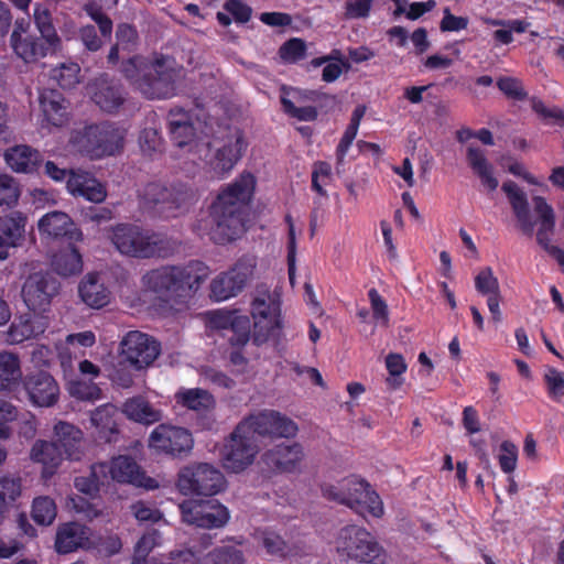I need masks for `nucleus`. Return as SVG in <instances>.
Here are the masks:
<instances>
[{
    "mask_svg": "<svg viewBox=\"0 0 564 564\" xmlns=\"http://www.w3.org/2000/svg\"><path fill=\"white\" fill-rule=\"evenodd\" d=\"M254 178L251 174H241L224 188L210 206V238L216 243L235 240L245 231V210L251 199Z\"/></svg>",
    "mask_w": 564,
    "mask_h": 564,
    "instance_id": "obj_1",
    "label": "nucleus"
},
{
    "mask_svg": "<svg viewBox=\"0 0 564 564\" xmlns=\"http://www.w3.org/2000/svg\"><path fill=\"white\" fill-rule=\"evenodd\" d=\"M181 69L174 58L156 54L151 59L133 56L122 64L121 72L144 97L162 99L175 95Z\"/></svg>",
    "mask_w": 564,
    "mask_h": 564,
    "instance_id": "obj_2",
    "label": "nucleus"
},
{
    "mask_svg": "<svg viewBox=\"0 0 564 564\" xmlns=\"http://www.w3.org/2000/svg\"><path fill=\"white\" fill-rule=\"evenodd\" d=\"M208 274V268L199 261L184 267L162 265L145 272L141 278V286L144 293L167 300L196 291Z\"/></svg>",
    "mask_w": 564,
    "mask_h": 564,
    "instance_id": "obj_3",
    "label": "nucleus"
},
{
    "mask_svg": "<svg viewBox=\"0 0 564 564\" xmlns=\"http://www.w3.org/2000/svg\"><path fill=\"white\" fill-rule=\"evenodd\" d=\"M112 247L124 257L150 259L166 257L172 251L171 242L162 236L137 225L118 224L107 229Z\"/></svg>",
    "mask_w": 564,
    "mask_h": 564,
    "instance_id": "obj_4",
    "label": "nucleus"
},
{
    "mask_svg": "<svg viewBox=\"0 0 564 564\" xmlns=\"http://www.w3.org/2000/svg\"><path fill=\"white\" fill-rule=\"evenodd\" d=\"M124 130L109 123L87 127L73 143L77 150L91 159H101L119 153L123 149Z\"/></svg>",
    "mask_w": 564,
    "mask_h": 564,
    "instance_id": "obj_5",
    "label": "nucleus"
},
{
    "mask_svg": "<svg viewBox=\"0 0 564 564\" xmlns=\"http://www.w3.org/2000/svg\"><path fill=\"white\" fill-rule=\"evenodd\" d=\"M253 339L257 344L279 336L282 329L281 304L275 293H261L251 303Z\"/></svg>",
    "mask_w": 564,
    "mask_h": 564,
    "instance_id": "obj_6",
    "label": "nucleus"
},
{
    "mask_svg": "<svg viewBox=\"0 0 564 564\" xmlns=\"http://www.w3.org/2000/svg\"><path fill=\"white\" fill-rule=\"evenodd\" d=\"M176 486L184 495L213 496L225 489L226 479L216 467L200 463L184 467L178 474Z\"/></svg>",
    "mask_w": 564,
    "mask_h": 564,
    "instance_id": "obj_7",
    "label": "nucleus"
},
{
    "mask_svg": "<svg viewBox=\"0 0 564 564\" xmlns=\"http://www.w3.org/2000/svg\"><path fill=\"white\" fill-rule=\"evenodd\" d=\"M180 510L183 522L199 529H221L230 520L228 508L216 499L186 500Z\"/></svg>",
    "mask_w": 564,
    "mask_h": 564,
    "instance_id": "obj_8",
    "label": "nucleus"
},
{
    "mask_svg": "<svg viewBox=\"0 0 564 564\" xmlns=\"http://www.w3.org/2000/svg\"><path fill=\"white\" fill-rule=\"evenodd\" d=\"M95 473L99 478L106 479L107 484L116 481L145 489H156L159 487V482L148 477L137 462L127 455L112 457L109 462L97 463Z\"/></svg>",
    "mask_w": 564,
    "mask_h": 564,
    "instance_id": "obj_9",
    "label": "nucleus"
},
{
    "mask_svg": "<svg viewBox=\"0 0 564 564\" xmlns=\"http://www.w3.org/2000/svg\"><path fill=\"white\" fill-rule=\"evenodd\" d=\"M160 354V343L139 330L128 332L120 341V358L138 371L148 369Z\"/></svg>",
    "mask_w": 564,
    "mask_h": 564,
    "instance_id": "obj_10",
    "label": "nucleus"
},
{
    "mask_svg": "<svg viewBox=\"0 0 564 564\" xmlns=\"http://www.w3.org/2000/svg\"><path fill=\"white\" fill-rule=\"evenodd\" d=\"M259 454V446L239 425L229 434L221 451V466L228 471L239 474L249 468Z\"/></svg>",
    "mask_w": 564,
    "mask_h": 564,
    "instance_id": "obj_11",
    "label": "nucleus"
},
{
    "mask_svg": "<svg viewBox=\"0 0 564 564\" xmlns=\"http://www.w3.org/2000/svg\"><path fill=\"white\" fill-rule=\"evenodd\" d=\"M239 432L245 431L251 437L253 434L269 437H293L297 433V425L291 419L273 410H263L249 414L240 421Z\"/></svg>",
    "mask_w": 564,
    "mask_h": 564,
    "instance_id": "obj_12",
    "label": "nucleus"
},
{
    "mask_svg": "<svg viewBox=\"0 0 564 564\" xmlns=\"http://www.w3.org/2000/svg\"><path fill=\"white\" fill-rule=\"evenodd\" d=\"M148 445L158 453L178 457L193 449L194 438L185 427L160 424L150 433Z\"/></svg>",
    "mask_w": 564,
    "mask_h": 564,
    "instance_id": "obj_13",
    "label": "nucleus"
},
{
    "mask_svg": "<svg viewBox=\"0 0 564 564\" xmlns=\"http://www.w3.org/2000/svg\"><path fill=\"white\" fill-rule=\"evenodd\" d=\"M210 149L215 151L214 158L208 162L213 177L221 180L241 158L245 149L243 137L238 130L229 131L224 139H215Z\"/></svg>",
    "mask_w": 564,
    "mask_h": 564,
    "instance_id": "obj_14",
    "label": "nucleus"
},
{
    "mask_svg": "<svg viewBox=\"0 0 564 564\" xmlns=\"http://www.w3.org/2000/svg\"><path fill=\"white\" fill-rule=\"evenodd\" d=\"M13 53L25 64H36L48 55L55 54L62 47L59 36L29 34L23 37L14 36L10 44Z\"/></svg>",
    "mask_w": 564,
    "mask_h": 564,
    "instance_id": "obj_15",
    "label": "nucleus"
},
{
    "mask_svg": "<svg viewBox=\"0 0 564 564\" xmlns=\"http://www.w3.org/2000/svg\"><path fill=\"white\" fill-rule=\"evenodd\" d=\"M304 459L303 447L297 443H281L268 448L260 457L264 471L285 474L297 470Z\"/></svg>",
    "mask_w": 564,
    "mask_h": 564,
    "instance_id": "obj_16",
    "label": "nucleus"
},
{
    "mask_svg": "<svg viewBox=\"0 0 564 564\" xmlns=\"http://www.w3.org/2000/svg\"><path fill=\"white\" fill-rule=\"evenodd\" d=\"M91 547V530L88 527L76 521L57 525L54 539V550L57 554L65 555Z\"/></svg>",
    "mask_w": 564,
    "mask_h": 564,
    "instance_id": "obj_17",
    "label": "nucleus"
},
{
    "mask_svg": "<svg viewBox=\"0 0 564 564\" xmlns=\"http://www.w3.org/2000/svg\"><path fill=\"white\" fill-rule=\"evenodd\" d=\"M54 291L46 275L34 273L25 280L21 294L29 311L45 314L50 310Z\"/></svg>",
    "mask_w": 564,
    "mask_h": 564,
    "instance_id": "obj_18",
    "label": "nucleus"
},
{
    "mask_svg": "<svg viewBox=\"0 0 564 564\" xmlns=\"http://www.w3.org/2000/svg\"><path fill=\"white\" fill-rule=\"evenodd\" d=\"M66 188L70 195L96 204L102 203L107 197L106 186L91 173L83 170L69 171Z\"/></svg>",
    "mask_w": 564,
    "mask_h": 564,
    "instance_id": "obj_19",
    "label": "nucleus"
},
{
    "mask_svg": "<svg viewBox=\"0 0 564 564\" xmlns=\"http://www.w3.org/2000/svg\"><path fill=\"white\" fill-rule=\"evenodd\" d=\"M48 327L45 314L29 311L15 318L7 330V341L11 345L21 344L44 334Z\"/></svg>",
    "mask_w": 564,
    "mask_h": 564,
    "instance_id": "obj_20",
    "label": "nucleus"
},
{
    "mask_svg": "<svg viewBox=\"0 0 564 564\" xmlns=\"http://www.w3.org/2000/svg\"><path fill=\"white\" fill-rule=\"evenodd\" d=\"M40 234L52 238L66 237L72 242H80L84 235L76 227L72 218L63 212H51L40 218L37 223Z\"/></svg>",
    "mask_w": 564,
    "mask_h": 564,
    "instance_id": "obj_21",
    "label": "nucleus"
},
{
    "mask_svg": "<svg viewBox=\"0 0 564 564\" xmlns=\"http://www.w3.org/2000/svg\"><path fill=\"white\" fill-rule=\"evenodd\" d=\"M355 512L362 518L380 519L384 516L382 498L368 480L355 476Z\"/></svg>",
    "mask_w": 564,
    "mask_h": 564,
    "instance_id": "obj_22",
    "label": "nucleus"
},
{
    "mask_svg": "<svg viewBox=\"0 0 564 564\" xmlns=\"http://www.w3.org/2000/svg\"><path fill=\"white\" fill-rule=\"evenodd\" d=\"M25 388L31 401L39 406H53L59 398V387L55 379L40 372L26 380Z\"/></svg>",
    "mask_w": 564,
    "mask_h": 564,
    "instance_id": "obj_23",
    "label": "nucleus"
},
{
    "mask_svg": "<svg viewBox=\"0 0 564 564\" xmlns=\"http://www.w3.org/2000/svg\"><path fill=\"white\" fill-rule=\"evenodd\" d=\"M502 191L516 214L519 226L523 234L532 236L534 223L530 216V206L527 194L513 181H506Z\"/></svg>",
    "mask_w": 564,
    "mask_h": 564,
    "instance_id": "obj_24",
    "label": "nucleus"
},
{
    "mask_svg": "<svg viewBox=\"0 0 564 564\" xmlns=\"http://www.w3.org/2000/svg\"><path fill=\"white\" fill-rule=\"evenodd\" d=\"M355 561L369 564H384L387 561L386 550L365 529L355 531Z\"/></svg>",
    "mask_w": 564,
    "mask_h": 564,
    "instance_id": "obj_25",
    "label": "nucleus"
},
{
    "mask_svg": "<svg viewBox=\"0 0 564 564\" xmlns=\"http://www.w3.org/2000/svg\"><path fill=\"white\" fill-rule=\"evenodd\" d=\"M3 158L7 165L17 173H32L42 161L39 151L25 144L7 149Z\"/></svg>",
    "mask_w": 564,
    "mask_h": 564,
    "instance_id": "obj_26",
    "label": "nucleus"
},
{
    "mask_svg": "<svg viewBox=\"0 0 564 564\" xmlns=\"http://www.w3.org/2000/svg\"><path fill=\"white\" fill-rule=\"evenodd\" d=\"M80 300L91 308H101L110 303L111 293L95 273H88L78 285Z\"/></svg>",
    "mask_w": 564,
    "mask_h": 564,
    "instance_id": "obj_27",
    "label": "nucleus"
},
{
    "mask_svg": "<svg viewBox=\"0 0 564 564\" xmlns=\"http://www.w3.org/2000/svg\"><path fill=\"white\" fill-rule=\"evenodd\" d=\"M177 405L197 413H206L215 409L216 400L212 393L202 388H181L174 394Z\"/></svg>",
    "mask_w": 564,
    "mask_h": 564,
    "instance_id": "obj_28",
    "label": "nucleus"
},
{
    "mask_svg": "<svg viewBox=\"0 0 564 564\" xmlns=\"http://www.w3.org/2000/svg\"><path fill=\"white\" fill-rule=\"evenodd\" d=\"M40 105L47 123L62 127L68 121V106L61 93L44 90L40 95Z\"/></svg>",
    "mask_w": 564,
    "mask_h": 564,
    "instance_id": "obj_29",
    "label": "nucleus"
},
{
    "mask_svg": "<svg viewBox=\"0 0 564 564\" xmlns=\"http://www.w3.org/2000/svg\"><path fill=\"white\" fill-rule=\"evenodd\" d=\"M118 410L115 405L107 403L91 412L90 422L96 429L99 438L105 442H112L118 435L117 424Z\"/></svg>",
    "mask_w": 564,
    "mask_h": 564,
    "instance_id": "obj_30",
    "label": "nucleus"
},
{
    "mask_svg": "<svg viewBox=\"0 0 564 564\" xmlns=\"http://www.w3.org/2000/svg\"><path fill=\"white\" fill-rule=\"evenodd\" d=\"M32 462L43 466V476H51L62 462V454L59 448L54 444L46 441H36L30 452Z\"/></svg>",
    "mask_w": 564,
    "mask_h": 564,
    "instance_id": "obj_31",
    "label": "nucleus"
},
{
    "mask_svg": "<svg viewBox=\"0 0 564 564\" xmlns=\"http://www.w3.org/2000/svg\"><path fill=\"white\" fill-rule=\"evenodd\" d=\"M122 412L129 420L147 425L154 424L162 419L161 410L155 409L141 397L128 399L123 403Z\"/></svg>",
    "mask_w": 564,
    "mask_h": 564,
    "instance_id": "obj_32",
    "label": "nucleus"
},
{
    "mask_svg": "<svg viewBox=\"0 0 564 564\" xmlns=\"http://www.w3.org/2000/svg\"><path fill=\"white\" fill-rule=\"evenodd\" d=\"M533 205L534 212L541 220V226L536 234V240L546 251V247H553L550 245V235L553 232L555 227V214L552 206L549 205L543 196H534Z\"/></svg>",
    "mask_w": 564,
    "mask_h": 564,
    "instance_id": "obj_33",
    "label": "nucleus"
},
{
    "mask_svg": "<svg viewBox=\"0 0 564 564\" xmlns=\"http://www.w3.org/2000/svg\"><path fill=\"white\" fill-rule=\"evenodd\" d=\"M466 159L474 173L478 175L481 183L487 186L489 191H496L499 182L492 175V165L488 162L484 151L479 148H467Z\"/></svg>",
    "mask_w": 564,
    "mask_h": 564,
    "instance_id": "obj_34",
    "label": "nucleus"
},
{
    "mask_svg": "<svg viewBox=\"0 0 564 564\" xmlns=\"http://www.w3.org/2000/svg\"><path fill=\"white\" fill-rule=\"evenodd\" d=\"M170 197L167 198L166 216L175 217L183 214L194 203L196 198L195 191L183 183H173L169 185Z\"/></svg>",
    "mask_w": 564,
    "mask_h": 564,
    "instance_id": "obj_35",
    "label": "nucleus"
},
{
    "mask_svg": "<svg viewBox=\"0 0 564 564\" xmlns=\"http://www.w3.org/2000/svg\"><path fill=\"white\" fill-rule=\"evenodd\" d=\"M22 380L21 364L18 355L9 351L0 352V390L10 391Z\"/></svg>",
    "mask_w": 564,
    "mask_h": 564,
    "instance_id": "obj_36",
    "label": "nucleus"
},
{
    "mask_svg": "<svg viewBox=\"0 0 564 564\" xmlns=\"http://www.w3.org/2000/svg\"><path fill=\"white\" fill-rule=\"evenodd\" d=\"M52 267L62 276L79 274L83 271L82 254L74 247L61 250L54 256Z\"/></svg>",
    "mask_w": 564,
    "mask_h": 564,
    "instance_id": "obj_37",
    "label": "nucleus"
},
{
    "mask_svg": "<svg viewBox=\"0 0 564 564\" xmlns=\"http://www.w3.org/2000/svg\"><path fill=\"white\" fill-rule=\"evenodd\" d=\"M93 99L102 110L113 111L122 104L123 96L117 85L99 80L95 84Z\"/></svg>",
    "mask_w": 564,
    "mask_h": 564,
    "instance_id": "obj_38",
    "label": "nucleus"
},
{
    "mask_svg": "<svg viewBox=\"0 0 564 564\" xmlns=\"http://www.w3.org/2000/svg\"><path fill=\"white\" fill-rule=\"evenodd\" d=\"M262 546L267 553L278 557L301 555L302 550L297 545H291L282 536L273 531H263L259 534Z\"/></svg>",
    "mask_w": 564,
    "mask_h": 564,
    "instance_id": "obj_39",
    "label": "nucleus"
},
{
    "mask_svg": "<svg viewBox=\"0 0 564 564\" xmlns=\"http://www.w3.org/2000/svg\"><path fill=\"white\" fill-rule=\"evenodd\" d=\"M241 291L242 288L229 270L217 275L210 284L212 297L218 302L231 299L238 295Z\"/></svg>",
    "mask_w": 564,
    "mask_h": 564,
    "instance_id": "obj_40",
    "label": "nucleus"
},
{
    "mask_svg": "<svg viewBox=\"0 0 564 564\" xmlns=\"http://www.w3.org/2000/svg\"><path fill=\"white\" fill-rule=\"evenodd\" d=\"M26 217L20 212H12L0 220V234L4 239L24 241Z\"/></svg>",
    "mask_w": 564,
    "mask_h": 564,
    "instance_id": "obj_41",
    "label": "nucleus"
},
{
    "mask_svg": "<svg viewBox=\"0 0 564 564\" xmlns=\"http://www.w3.org/2000/svg\"><path fill=\"white\" fill-rule=\"evenodd\" d=\"M169 195V185L163 183H149L142 191V199L144 204L165 215L167 198L170 197Z\"/></svg>",
    "mask_w": 564,
    "mask_h": 564,
    "instance_id": "obj_42",
    "label": "nucleus"
},
{
    "mask_svg": "<svg viewBox=\"0 0 564 564\" xmlns=\"http://www.w3.org/2000/svg\"><path fill=\"white\" fill-rule=\"evenodd\" d=\"M57 516L56 503L48 496H39L32 502L31 517L41 525H50Z\"/></svg>",
    "mask_w": 564,
    "mask_h": 564,
    "instance_id": "obj_43",
    "label": "nucleus"
},
{
    "mask_svg": "<svg viewBox=\"0 0 564 564\" xmlns=\"http://www.w3.org/2000/svg\"><path fill=\"white\" fill-rule=\"evenodd\" d=\"M160 545V533L154 530L143 534L134 545L133 556L131 564H149V554Z\"/></svg>",
    "mask_w": 564,
    "mask_h": 564,
    "instance_id": "obj_44",
    "label": "nucleus"
},
{
    "mask_svg": "<svg viewBox=\"0 0 564 564\" xmlns=\"http://www.w3.org/2000/svg\"><path fill=\"white\" fill-rule=\"evenodd\" d=\"M229 271L243 290L257 276V259L251 256H245Z\"/></svg>",
    "mask_w": 564,
    "mask_h": 564,
    "instance_id": "obj_45",
    "label": "nucleus"
},
{
    "mask_svg": "<svg viewBox=\"0 0 564 564\" xmlns=\"http://www.w3.org/2000/svg\"><path fill=\"white\" fill-rule=\"evenodd\" d=\"M386 368L390 376V378L386 380L388 387L393 390L399 389L403 383V379L401 378V376L408 368L404 361V357L398 352L388 354L386 357Z\"/></svg>",
    "mask_w": 564,
    "mask_h": 564,
    "instance_id": "obj_46",
    "label": "nucleus"
},
{
    "mask_svg": "<svg viewBox=\"0 0 564 564\" xmlns=\"http://www.w3.org/2000/svg\"><path fill=\"white\" fill-rule=\"evenodd\" d=\"M307 46L304 40L293 37L279 48V56L285 64H296L306 57Z\"/></svg>",
    "mask_w": 564,
    "mask_h": 564,
    "instance_id": "obj_47",
    "label": "nucleus"
},
{
    "mask_svg": "<svg viewBox=\"0 0 564 564\" xmlns=\"http://www.w3.org/2000/svg\"><path fill=\"white\" fill-rule=\"evenodd\" d=\"M351 484L350 477L343 478L336 484H326L323 487V496L330 501L349 507Z\"/></svg>",
    "mask_w": 564,
    "mask_h": 564,
    "instance_id": "obj_48",
    "label": "nucleus"
},
{
    "mask_svg": "<svg viewBox=\"0 0 564 564\" xmlns=\"http://www.w3.org/2000/svg\"><path fill=\"white\" fill-rule=\"evenodd\" d=\"M232 347H243L250 339V321L247 316H238L226 334Z\"/></svg>",
    "mask_w": 564,
    "mask_h": 564,
    "instance_id": "obj_49",
    "label": "nucleus"
},
{
    "mask_svg": "<svg viewBox=\"0 0 564 564\" xmlns=\"http://www.w3.org/2000/svg\"><path fill=\"white\" fill-rule=\"evenodd\" d=\"M80 67L77 63L67 62L52 70V77L62 88H73L79 83Z\"/></svg>",
    "mask_w": 564,
    "mask_h": 564,
    "instance_id": "obj_50",
    "label": "nucleus"
},
{
    "mask_svg": "<svg viewBox=\"0 0 564 564\" xmlns=\"http://www.w3.org/2000/svg\"><path fill=\"white\" fill-rule=\"evenodd\" d=\"M475 288L479 294L487 297L500 293V284L494 275L491 267L480 269L475 278Z\"/></svg>",
    "mask_w": 564,
    "mask_h": 564,
    "instance_id": "obj_51",
    "label": "nucleus"
},
{
    "mask_svg": "<svg viewBox=\"0 0 564 564\" xmlns=\"http://www.w3.org/2000/svg\"><path fill=\"white\" fill-rule=\"evenodd\" d=\"M212 564H245L242 551L234 546H218L207 554Z\"/></svg>",
    "mask_w": 564,
    "mask_h": 564,
    "instance_id": "obj_52",
    "label": "nucleus"
},
{
    "mask_svg": "<svg viewBox=\"0 0 564 564\" xmlns=\"http://www.w3.org/2000/svg\"><path fill=\"white\" fill-rule=\"evenodd\" d=\"M170 131L174 142L178 147H183L194 138V127L188 121L186 115H183L180 119H172L170 121Z\"/></svg>",
    "mask_w": 564,
    "mask_h": 564,
    "instance_id": "obj_53",
    "label": "nucleus"
},
{
    "mask_svg": "<svg viewBox=\"0 0 564 564\" xmlns=\"http://www.w3.org/2000/svg\"><path fill=\"white\" fill-rule=\"evenodd\" d=\"M68 392L72 397L84 401H97L101 399L100 388L93 382L84 380L72 381L68 386Z\"/></svg>",
    "mask_w": 564,
    "mask_h": 564,
    "instance_id": "obj_54",
    "label": "nucleus"
},
{
    "mask_svg": "<svg viewBox=\"0 0 564 564\" xmlns=\"http://www.w3.org/2000/svg\"><path fill=\"white\" fill-rule=\"evenodd\" d=\"M519 448L512 441L505 440L500 445L498 462L505 474H512L518 465Z\"/></svg>",
    "mask_w": 564,
    "mask_h": 564,
    "instance_id": "obj_55",
    "label": "nucleus"
},
{
    "mask_svg": "<svg viewBox=\"0 0 564 564\" xmlns=\"http://www.w3.org/2000/svg\"><path fill=\"white\" fill-rule=\"evenodd\" d=\"M84 11L98 24L102 36L109 37L111 35L112 21L107 14H105L102 7L99 3L95 1L87 2L84 4Z\"/></svg>",
    "mask_w": 564,
    "mask_h": 564,
    "instance_id": "obj_56",
    "label": "nucleus"
},
{
    "mask_svg": "<svg viewBox=\"0 0 564 564\" xmlns=\"http://www.w3.org/2000/svg\"><path fill=\"white\" fill-rule=\"evenodd\" d=\"M67 507L89 521L99 518L102 514V511L98 506L80 496L69 497L67 500Z\"/></svg>",
    "mask_w": 564,
    "mask_h": 564,
    "instance_id": "obj_57",
    "label": "nucleus"
},
{
    "mask_svg": "<svg viewBox=\"0 0 564 564\" xmlns=\"http://www.w3.org/2000/svg\"><path fill=\"white\" fill-rule=\"evenodd\" d=\"M132 514L139 522H159L163 513L154 505L145 501H135L130 507Z\"/></svg>",
    "mask_w": 564,
    "mask_h": 564,
    "instance_id": "obj_58",
    "label": "nucleus"
},
{
    "mask_svg": "<svg viewBox=\"0 0 564 564\" xmlns=\"http://www.w3.org/2000/svg\"><path fill=\"white\" fill-rule=\"evenodd\" d=\"M368 297L372 308V319L380 325L387 326L389 323L387 302L376 289L369 290Z\"/></svg>",
    "mask_w": 564,
    "mask_h": 564,
    "instance_id": "obj_59",
    "label": "nucleus"
},
{
    "mask_svg": "<svg viewBox=\"0 0 564 564\" xmlns=\"http://www.w3.org/2000/svg\"><path fill=\"white\" fill-rule=\"evenodd\" d=\"M54 433L57 437V441L62 443L63 446H68L72 444L79 443L83 440V433L79 429L74 426L67 422H58L54 426Z\"/></svg>",
    "mask_w": 564,
    "mask_h": 564,
    "instance_id": "obj_60",
    "label": "nucleus"
},
{
    "mask_svg": "<svg viewBox=\"0 0 564 564\" xmlns=\"http://www.w3.org/2000/svg\"><path fill=\"white\" fill-rule=\"evenodd\" d=\"M33 19L40 34L58 36L52 23L51 12L45 6L35 4Z\"/></svg>",
    "mask_w": 564,
    "mask_h": 564,
    "instance_id": "obj_61",
    "label": "nucleus"
},
{
    "mask_svg": "<svg viewBox=\"0 0 564 564\" xmlns=\"http://www.w3.org/2000/svg\"><path fill=\"white\" fill-rule=\"evenodd\" d=\"M497 86L502 94L516 100H524L528 93L523 89L521 82L513 77H501L497 80Z\"/></svg>",
    "mask_w": 564,
    "mask_h": 564,
    "instance_id": "obj_62",
    "label": "nucleus"
},
{
    "mask_svg": "<svg viewBox=\"0 0 564 564\" xmlns=\"http://www.w3.org/2000/svg\"><path fill=\"white\" fill-rule=\"evenodd\" d=\"M224 9L231 14L236 23H247L252 17V8L242 0H226Z\"/></svg>",
    "mask_w": 564,
    "mask_h": 564,
    "instance_id": "obj_63",
    "label": "nucleus"
},
{
    "mask_svg": "<svg viewBox=\"0 0 564 564\" xmlns=\"http://www.w3.org/2000/svg\"><path fill=\"white\" fill-rule=\"evenodd\" d=\"M20 191L14 180L3 174L0 177V205H13L18 202Z\"/></svg>",
    "mask_w": 564,
    "mask_h": 564,
    "instance_id": "obj_64",
    "label": "nucleus"
}]
</instances>
